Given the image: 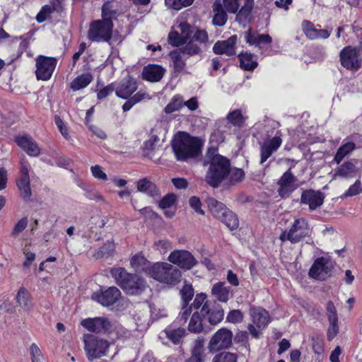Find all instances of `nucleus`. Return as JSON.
I'll list each match as a JSON object with an SVG mask.
<instances>
[{"instance_id":"1","label":"nucleus","mask_w":362,"mask_h":362,"mask_svg":"<svg viewBox=\"0 0 362 362\" xmlns=\"http://www.w3.org/2000/svg\"><path fill=\"white\" fill-rule=\"evenodd\" d=\"M203 165H209L205 175V181L213 188H218L223 181L227 180L230 173V160L220 155L217 148H208Z\"/></svg>"},{"instance_id":"2","label":"nucleus","mask_w":362,"mask_h":362,"mask_svg":"<svg viewBox=\"0 0 362 362\" xmlns=\"http://www.w3.org/2000/svg\"><path fill=\"white\" fill-rule=\"evenodd\" d=\"M200 140L185 132H180L174 137L172 148L178 160H186L197 156L201 152Z\"/></svg>"},{"instance_id":"3","label":"nucleus","mask_w":362,"mask_h":362,"mask_svg":"<svg viewBox=\"0 0 362 362\" xmlns=\"http://www.w3.org/2000/svg\"><path fill=\"white\" fill-rule=\"evenodd\" d=\"M110 274L116 283L129 295H139L146 288V283L144 279L127 272L124 268H112Z\"/></svg>"},{"instance_id":"4","label":"nucleus","mask_w":362,"mask_h":362,"mask_svg":"<svg viewBox=\"0 0 362 362\" xmlns=\"http://www.w3.org/2000/svg\"><path fill=\"white\" fill-rule=\"evenodd\" d=\"M148 274L154 279L169 285L177 284L182 277L180 270L167 262L154 264L148 269Z\"/></svg>"},{"instance_id":"5","label":"nucleus","mask_w":362,"mask_h":362,"mask_svg":"<svg viewBox=\"0 0 362 362\" xmlns=\"http://www.w3.org/2000/svg\"><path fill=\"white\" fill-rule=\"evenodd\" d=\"M84 350L89 361L100 358L107 355L110 343L107 340L92 334L83 335Z\"/></svg>"},{"instance_id":"6","label":"nucleus","mask_w":362,"mask_h":362,"mask_svg":"<svg viewBox=\"0 0 362 362\" xmlns=\"http://www.w3.org/2000/svg\"><path fill=\"white\" fill-rule=\"evenodd\" d=\"M113 30L112 20L103 18L93 21L89 26L87 37L89 40L96 42H109Z\"/></svg>"},{"instance_id":"7","label":"nucleus","mask_w":362,"mask_h":362,"mask_svg":"<svg viewBox=\"0 0 362 362\" xmlns=\"http://www.w3.org/2000/svg\"><path fill=\"white\" fill-rule=\"evenodd\" d=\"M312 228L308 221L304 218H298L294 220L288 231L283 230L279 239L284 242L290 241L291 243H297L305 237L310 236Z\"/></svg>"},{"instance_id":"8","label":"nucleus","mask_w":362,"mask_h":362,"mask_svg":"<svg viewBox=\"0 0 362 362\" xmlns=\"http://www.w3.org/2000/svg\"><path fill=\"white\" fill-rule=\"evenodd\" d=\"M233 333L226 328L219 329L211 338L208 349L214 353L229 348L232 345Z\"/></svg>"},{"instance_id":"9","label":"nucleus","mask_w":362,"mask_h":362,"mask_svg":"<svg viewBox=\"0 0 362 362\" xmlns=\"http://www.w3.org/2000/svg\"><path fill=\"white\" fill-rule=\"evenodd\" d=\"M333 264L330 259L326 257L317 258L309 271V276L316 280L324 281L331 276Z\"/></svg>"},{"instance_id":"10","label":"nucleus","mask_w":362,"mask_h":362,"mask_svg":"<svg viewBox=\"0 0 362 362\" xmlns=\"http://www.w3.org/2000/svg\"><path fill=\"white\" fill-rule=\"evenodd\" d=\"M35 74L37 80H49L55 69L57 60L54 57L40 55L36 58Z\"/></svg>"},{"instance_id":"11","label":"nucleus","mask_w":362,"mask_h":362,"mask_svg":"<svg viewBox=\"0 0 362 362\" xmlns=\"http://www.w3.org/2000/svg\"><path fill=\"white\" fill-rule=\"evenodd\" d=\"M250 314L252 319L253 325H249L248 330L252 337L257 338L260 334V332L255 328L254 325L259 329L264 328L269 322V314L262 308H251Z\"/></svg>"},{"instance_id":"12","label":"nucleus","mask_w":362,"mask_h":362,"mask_svg":"<svg viewBox=\"0 0 362 362\" xmlns=\"http://www.w3.org/2000/svg\"><path fill=\"white\" fill-rule=\"evenodd\" d=\"M168 260L185 270L191 269L198 263L194 255L185 250H176L168 256Z\"/></svg>"},{"instance_id":"13","label":"nucleus","mask_w":362,"mask_h":362,"mask_svg":"<svg viewBox=\"0 0 362 362\" xmlns=\"http://www.w3.org/2000/svg\"><path fill=\"white\" fill-rule=\"evenodd\" d=\"M341 65L354 72L361 68V59L356 49L346 47L341 51Z\"/></svg>"},{"instance_id":"14","label":"nucleus","mask_w":362,"mask_h":362,"mask_svg":"<svg viewBox=\"0 0 362 362\" xmlns=\"http://www.w3.org/2000/svg\"><path fill=\"white\" fill-rule=\"evenodd\" d=\"M81 325L87 330L94 333H105L112 329L110 322L103 317L85 319L81 321Z\"/></svg>"},{"instance_id":"15","label":"nucleus","mask_w":362,"mask_h":362,"mask_svg":"<svg viewBox=\"0 0 362 362\" xmlns=\"http://www.w3.org/2000/svg\"><path fill=\"white\" fill-rule=\"evenodd\" d=\"M120 296V291L115 286H111L104 291L94 293L92 298L103 306H110L115 303Z\"/></svg>"},{"instance_id":"16","label":"nucleus","mask_w":362,"mask_h":362,"mask_svg":"<svg viewBox=\"0 0 362 362\" xmlns=\"http://www.w3.org/2000/svg\"><path fill=\"white\" fill-rule=\"evenodd\" d=\"M296 182V178L290 170L284 173L278 181V185H279L278 192L280 197L282 198L288 197L298 187Z\"/></svg>"},{"instance_id":"17","label":"nucleus","mask_w":362,"mask_h":362,"mask_svg":"<svg viewBox=\"0 0 362 362\" xmlns=\"http://www.w3.org/2000/svg\"><path fill=\"white\" fill-rule=\"evenodd\" d=\"M281 135L264 140L260 146V163L263 164L281 145Z\"/></svg>"},{"instance_id":"18","label":"nucleus","mask_w":362,"mask_h":362,"mask_svg":"<svg viewBox=\"0 0 362 362\" xmlns=\"http://www.w3.org/2000/svg\"><path fill=\"white\" fill-rule=\"evenodd\" d=\"M325 196L320 191L313 189L305 190L300 196V202L303 204L308 205L311 211L315 210L322 205Z\"/></svg>"},{"instance_id":"19","label":"nucleus","mask_w":362,"mask_h":362,"mask_svg":"<svg viewBox=\"0 0 362 362\" xmlns=\"http://www.w3.org/2000/svg\"><path fill=\"white\" fill-rule=\"evenodd\" d=\"M137 88L136 80L128 76L123 78L115 88V94L122 99H128L136 90Z\"/></svg>"},{"instance_id":"20","label":"nucleus","mask_w":362,"mask_h":362,"mask_svg":"<svg viewBox=\"0 0 362 362\" xmlns=\"http://www.w3.org/2000/svg\"><path fill=\"white\" fill-rule=\"evenodd\" d=\"M236 42L237 36L231 35L226 40L216 42L213 47V51L216 54L233 56L235 54Z\"/></svg>"},{"instance_id":"21","label":"nucleus","mask_w":362,"mask_h":362,"mask_svg":"<svg viewBox=\"0 0 362 362\" xmlns=\"http://www.w3.org/2000/svg\"><path fill=\"white\" fill-rule=\"evenodd\" d=\"M320 25L315 26L308 21L302 22V28L305 35L310 40L327 39L330 35L329 31L326 29L317 28Z\"/></svg>"},{"instance_id":"22","label":"nucleus","mask_w":362,"mask_h":362,"mask_svg":"<svg viewBox=\"0 0 362 362\" xmlns=\"http://www.w3.org/2000/svg\"><path fill=\"white\" fill-rule=\"evenodd\" d=\"M245 38L247 44L255 45L259 49H262L263 45H270L272 42V38L269 35L255 33L251 29L245 32Z\"/></svg>"},{"instance_id":"23","label":"nucleus","mask_w":362,"mask_h":362,"mask_svg":"<svg viewBox=\"0 0 362 362\" xmlns=\"http://www.w3.org/2000/svg\"><path fill=\"white\" fill-rule=\"evenodd\" d=\"M165 69L156 64H148L144 66L142 71L143 78L151 82H158L163 76Z\"/></svg>"},{"instance_id":"24","label":"nucleus","mask_w":362,"mask_h":362,"mask_svg":"<svg viewBox=\"0 0 362 362\" xmlns=\"http://www.w3.org/2000/svg\"><path fill=\"white\" fill-rule=\"evenodd\" d=\"M16 141L28 155L37 156L40 154V148L32 138L28 136H20L16 139Z\"/></svg>"},{"instance_id":"25","label":"nucleus","mask_w":362,"mask_h":362,"mask_svg":"<svg viewBox=\"0 0 362 362\" xmlns=\"http://www.w3.org/2000/svg\"><path fill=\"white\" fill-rule=\"evenodd\" d=\"M212 296L218 301L226 303L231 296L230 287L226 286L225 282H218L213 285Z\"/></svg>"},{"instance_id":"26","label":"nucleus","mask_w":362,"mask_h":362,"mask_svg":"<svg viewBox=\"0 0 362 362\" xmlns=\"http://www.w3.org/2000/svg\"><path fill=\"white\" fill-rule=\"evenodd\" d=\"M206 203L212 215L218 220L223 218L225 214L229 210L224 204L218 202L214 197H207Z\"/></svg>"},{"instance_id":"27","label":"nucleus","mask_w":362,"mask_h":362,"mask_svg":"<svg viewBox=\"0 0 362 362\" xmlns=\"http://www.w3.org/2000/svg\"><path fill=\"white\" fill-rule=\"evenodd\" d=\"M136 189L139 192L146 194L152 197L160 196V192L156 185L148 178H142L136 183Z\"/></svg>"},{"instance_id":"28","label":"nucleus","mask_w":362,"mask_h":362,"mask_svg":"<svg viewBox=\"0 0 362 362\" xmlns=\"http://www.w3.org/2000/svg\"><path fill=\"white\" fill-rule=\"evenodd\" d=\"M191 354V356L185 362H204L205 354L203 339L198 338L195 340Z\"/></svg>"},{"instance_id":"29","label":"nucleus","mask_w":362,"mask_h":362,"mask_svg":"<svg viewBox=\"0 0 362 362\" xmlns=\"http://www.w3.org/2000/svg\"><path fill=\"white\" fill-rule=\"evenodd\" d=\"M213 12L214 13L213 23L217 26L224 25L227 21L228 16L221 0H216L214 3Z\"/></svg>"},{"instance_id":"30","label":"nucleus","mask_w":362,"mask_h":362,"mask_svg":"<svg viewBox=\"0 0 362 362\" xmlns=\"http://www.w3.org/2000/svg\"><path fill=\"white\" fill-rule=\"evenodd\" d=\"M16 300L18 305L25 311L31 310L33 307L31 296L28 290L23 287L18 290Z\"/></svg>"},{"instance_id":"31","label":"nucleus","mask_w":362,"mask_h":362,"mask_svg":"<svg viewBox=\"0 0 362 362\" xmlns=\"http://www.w3.org/2000/svg\"><path fill=\"white\" fill-rule=\"evenodd\" d=\"M93 75L89 73H83L76 77L70 83V88L74 90H79L87 87L93 81Z\"/></svg>"},{"instance_id":"32","label":"nucleus","mask_w":362,"mask_h":362,"mask_svg":"<svg viewBox=\"0 0 362 362\" xmlns=\"http://www.w3.org/2000/svg\"><path fill=\"white\" fill-rule=\"evenodd\" d=\"M201 314L203 316L209 315V322L211 325H216L223 319L224 312L222 308L210 311L206 303H204L201 308Z\"/></svg>"},{"instance_id":"33","label":"nucleus","mask_w":362,"mask_h":362,"mask_svg":"<svg viewBox=\"0 0 362 362\" xmlns=\"http://www.w3.org/2000/svg\"><path fill=\"white\" fill-rule=\"evenodd\" d=\"M165 337H168L173 344H178L180 343L182 337L185 334V329L184 328L175 329L171 326L168 327L163 332Z\"/></svg>"},{"instance_id":"34","label":"nucleus","mask_w":362,"mask_h":362,"mask_svg":"<svg viewBox=\"0 0 362 362\" xmlns=\"http://www.w3.org/2000/svg\"><path fill=\"white\" fill-rule=\"evenodd\" d=\"M124 103L122 105V110L124 112L129 111L135 104L144 100H150V95L145 91L139 90Z\"/></svg>"},{"instance_id":"35","label":"nucleus","mask_w":362,"mask_h":362,"mask_svg":"<svg viewBox=\"0 0 362 362\" xmlns=\"http://www.w3.org/2000/svg\"><path fill=\"white\" fill-rule=\"evenodd\" d=\"M240 59V67L247 71H252L257 66V62L254 59V54L250 53L242 52L238 56Z\"/></svg>"},{"instance_id":"36","label":"nucleus","mask_w":362,"mask_h":362,"mask_svg":"<svg viewBox=\"0 0 362 362\" xmlns=\"http://www.w3.org/2000/svg\"><path fill=\"white\" fill-rule=\"evenodd\" d=\"M148 264L147 259L141 255H136L130 260L132 267L136 272L146 270L148 273Z\"/></svg>"},{"instance_id":"37","label":"nucleus","mask_w":362,"mask_h":362,"mask_svg":"<svg viewBox=\"0 0 362 362\" xmlns=\"http://www.w3.org/2000/svg\"><path fill=\"white\" fill-rule=\"evenodd\" d=\"M357 136L356 134L352 135L351 137L346 138L343 141V144L341 145V160L356 148L354 141L356 139Z\"/></svg>"},{"instance_id":"38","label":"nucleus","mask_w":362,"mask_h":362,"mask_svg":"<svg viewBox=\"0 0 362 362\" xmlns=\"http://www.w3.org/2000/svg\"><path fill=\"white\" fill-rule=\"evenodd\" d=\"M182 52L179 49L170 53L174 69L176 71H182L185 66V60L182 58Z\"/></svg>"},{"instance_id":"39","label":"nucleus","mask_w":362,"mask_h":362,"mask_svg":"<svg viewBox=\"0 0 362 362\" xmlns=\"http://www.w3.org/2000/svg\"><path fill=\"white\" fill-rule=\"evenodd\" d=\"M183 55L187 57L199 54L202 53V48L193 40H189L185 45L179 49Z\"/></svg>"},{"instance_id":"40","label":"nucleus","mask_w":362,"mask_h":362,"mask_svg":"<svg viewBox=\"0 0 362 362\" xmlns=\"http://www.w3.org/2000/svg\"><path fill=\"white\" fill-rule=\"evenodd\" d=\"M220 221L230 230L236 229L239 226V221L237 216L230 209Z\"/></svg>"},{"instance_id":"41","label":"nucleus","mask_w":362,"mask_h":362,"mask_svg":"<svg viewBox=\"0 0 362 362\" xmlns=\"http://www.w3.org/2000/svg\"><path fill=\"white\" fill-rule=\"evenodd\" d=\"M227 119L233 126L238 127H243L245 121V118L243 117L240 109L230 112L227 115Z\"/></svg>"},{"instance_id":"42","label":"nucleus","mask_w":362,"mask_h":362,"mask_svg":"<svg viewBox=\"0 0 362 362\" xmlns=\"http://www.w3.org/2000/svg\"><path fill=\"white\" fill-rule=\"evenodd\" d=\"M183 106V98L181 95H175L170 103L165 107V112L170 114L179 110Z\"/></svg>"},{"instance_id":"43","label":"nucleus","mask_w":362,"mask_h":362,"mask_svg":"<svg viewBox=\"0 0 362 362\" xmlns=\"http://www.w3.org/2000/svg\"><path fill=\"white\" fill-rule=\"evenodd\" d=\"M177 28L181 32L182 39L184 40L185 43L192 40L196 28L185 22L180 23Z\"/></svg>"},{"instance_id":"44","label":"nucleus","mask_w":362,"mask_h":362,"mask_svg":"<svg viewBox=\"0 0 362 362\" xmlns=\"http://www.w3.org/2000/svg\"><path fill=\"white\" fill-rule=\"evenodd\" d=\"M203 329L202 319L198 313H194L189 321L188 329L191 332L199 333Z\"/></svg>"},{"instance_id":"45","label":"nucleus","mask_w":362,"mask_h":362,"mask_svg":"<svg viewBox=\"0 0 362 362\" xmlns=\"http://www.w3.org/2000/svg\"><path fill=\"white\" fill-rule=\"evenodd\" d=\"M245 177L243 170L240 168H231L230 165V173L227 178L230 185H235L238 182H241Z\"/></svg>"},{"instance_id":"46","label":"nucleus","mask_w":362,"mask_h":362,"mask_svg":"<svg viewBox=\"0 0 362 362\" xmlns=\"http://www.w3.org/2000/svg\"><path fill=\"white\" fill-rule=\"evenodd\" d=\"M212 362H238V356L235 353L223 351L216 354Z\"/></svg>"},{"instance_id":"47","label":"nucleus","mask_w":362,"mask_h":362,"mask_svg":"<svg viewBox=\"0 0 362 362\" xmlns=\"http://www.w3.org/2000/svg\"><path fill=\"white\" fill-rule=\"evenodd\" d=\"M356 165L352 162H345L341 165V177H352L356 175Z\"/></svg>"},{"instance_id":"48","label":"nucleus","mask_w":362,"mask_h":362,"mask_svg":"<svg viewBox=\"0 0 362 362\" xmlns=\"http://www.w3.org/2000/svg\"><path fill=\"white\" fill-rule=\"evenodd\" d=\"M17 185L21 191V196L24 199L29 198L31 194L30 178H20L17 181Z\"/></svg>"},{"instance_id":"49","label":"nucleus","mask_w":362,"mask_h":362,"mask_svg":"<svg viewBox=\"0 0 362 362\" xmlns=\"http://www.w3.org/2000/svg\"><path fill=\"white\" fill-rule=\"evenodd\" d=\"M54 9V4L42 6L40 12L36 16V21L38 23L45 21L50 16Z\"/></svg>"},{"instance_id":"50","label":"nucleus","mask_w":362,"mask_h":362,"mask_svg":"<svg viewBox=\"0 0 362 362\" xmlns=\"http://www.w3.org/2000/svg\"><path fill=\"white\" fill-rule=\"evenodd\" d=\"M182 300L185 305H187L188 303L192 300L194 296V289L190 285H185L180 290Z\"/></svg>"},{"instance_id":"51","label":"nucleus","mask_w":362,"mask_h":362,"mask_svg":"<svg viewBox=\"0 0 362 362\" xmlns=\"http://www.w3.org/2000/svg\"><path fill=\"white\" fill-rule=\"evenodd\" d=\"M192 40L197 41L201 45H206L209 42V37L206 30L195 28Z\"/></svg>"},{"instance_id":"52","label":"nucleus","mask_w":362,"mask_h":362,"mask_svg":"<svg viewBox=\"0 0 362 362\" xmlns=\"http://www.w3.org/2000/svg\"><path fill=\"white\" fill-rule=\"evenodd\" d=\"M362 192V187L361 182L358 180L355 182L354 185H352L349 189L342 195H341V198H346L348 197H353L360 194Z\"/></svg>"},{"instance_id":"53","label":"nucleus","mask_w":362,"mask_h":362,"mask_svg":"<svg viewBox=\"0 0 362 362\" xmlns=\"http://www.w3.org/2000/svg\"><path fill=\"white\" fill-rule=\"evenodd\" d=\"M168 42L174 47L185 44L184 40L182 39L181 33L180 34L177 31H171L169 33Z\"/></svg>"},{"instance_id":"54","label":"nucleus","mask_w":362,"mask_h":362,"mask_svg":"<svg viewBox=\"0 0 362 362\" xmlns=\"http://www.w3.org/2000/svg\"><path fill=\"white\" fill-rule=\"evenodd\" d=\"M116 13V10L112 2H106L103 4L102 8L103 18H108L112 20V18Z\"/></svg>"},{"instance_id":"55","label":"nucleus","mask_w":362,"mask_h":362,"mask_svg":"<svg viewBox=\"0 0 362 362\" xmlns=\"http://www.w3.org/2000/svg\"><path fill=\"white\" fill-rule=\"evenodd\" d=\"M190 207L198 214L204 215V211L202 209V202L197 197L192 196L189 199Z\"/></svg>"},{"instance_id":"56","label":"nucleus","mask_w":362,"mask_h":362,"mask_svg":"<svg viewBox=\"0 0 362 362\" xmlns=\"http://www.w3.org/2000/svg\"><path fill=\"white\" fill-rule=\"evenodd\" d=\"M222 4L226 11L231 13H235L240 6L238 0H223Z\"/></svg>"},{"instance_id":"57","label":"nucleus","mask_w":362,"mask_h":362,"mask_svg":"<svg viewBox=\"0 0 362 362\" xmlns=\"http://www.w3.org/2000/svg\"><path fill=\"white\" fill-rule=\"evenodd\" d=\"M176 201V196L173 194H168L163 197L159 202V206L162 209H168L172 206Z\"/></svg>"},{"instance_id":"58","label":"nucleus","mask_w":362,"mask_h":362,"mask_svg":"<svg viewBox=\"0 0 362 362\" xmlns=\"http://www.w3.org/2000/svg\"><path fill=\"white\" fill-rule=\"evenodd\" d=\"M154 246L157 250L163 253H165L168 250L173 248L171 242L166 239L159 240L155 242Z\"/></svg>"},{"instance_id":"59","label":"nucleus","mask_w":362,"mask_h":362,"mask_svg":"<svg viewBox=\"0 0 362 362\" xmlns=\"http://www.w3.org/2000/svg\"><path fill=\"white\" fill-rule=\"evenodd\" d=\"M243 319V313L240 310H233L228 313L226 320L231 323H238Z\"/></svg>"},{"instance_id":"60","label":"nucleus","mask_w":362,"mask_h":362,"mask_svg":"<svg viewBox=\"0 0 362 362\" xmlns=\"http://www.w3.org/2000/svg\"><path fill=\"white\" fill-rule=\"evenodd\" d=\"M28 226V219L27 218H23L18 221V222L16 224L11 235L13 237H17L20 233H21Z\"/></svg>"},{"instance_id":"61","label":"nucleus","mask_w":362,"mask_h":362,"mask_svg":"<svg viewBox=\"0 0 362 362\" xmlns=\"http://www.w3.org/2000/svg\"><path fill=\"white\" fill-rule=\"evenodd\" d=\"M54 122L62 136L66 140H69L70 136L68 133V129L66 128L61 118L59 116H55Z\"/></svg>"},{"instance_id":"62","label":"nucleus","mask_w":362,"mask_h":362,"mask_svg":"<svg viewBox=\"0 0 362 362\" xmlns=\"http://www.w3.org/2000/svg\"><path fill=\"white\" fill-rule=\"evenodd\" d=\"M90 170L94 177L104 181L107 180V175L103 171L102 168L100 165H95L92 166Z\"/></svg>"},{"instance_id":"63","label":"nucleus","mask_w":362,"mask_h":362,"mask_svg":"<svg viewBox=\"0 0 362 362\" xmlns=\"http://www.w3.org/2000/svg\"><path fill=\"white\" fill-rule=\"evenodd\" d=\"M251 13L249 11H246L240 8L238 14L236 15V21H238L240 24H245L248 23L250 21Z\"/></svg>"},{"instance_id":"64","label":"nucleus","mask_w":362,"mask_h":362,"mask_svg":"<svg viewBox=\"0 0 362 362\" xmlns=\"http://www.w3.org/2000/svg\"><path fill=\"white\" fill-rule=\"evenodd\" d=\"M329 321V327L327 330V339L328 340H332L338 333V325L337 322H333L332 320Z\"/></svg>"}]
</instances>
